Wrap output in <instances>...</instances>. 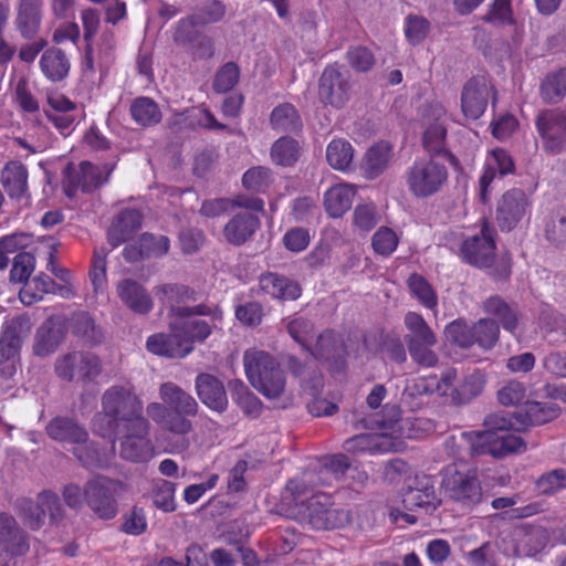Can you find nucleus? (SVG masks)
I'll return each mask as SVG.
<instances>
[{
	"instance_id": "1",
	"label": "nucleus",
	"mask_w": 566,
	"mask_h": 566,
	"mask_svg": "<svg viewBox=\"0 0 566 566\" xmlns=\"http://www.w3.org/2000/svg\"><path fill=\"white\" fill-rule=\"evenodd\" d=\"M222 319V312L203 305L180 308V318L170 324V334L148 337L147 349L158 356L184 358L193 350L195 342H203Z\"/></svg>"
},
{
	"instance_id": "2",
	"label": "nucleus",
	"mask_w": 566,
	"mask_h": 566,
	"mask_svg": "<svg viewBox=\"0 0 566 566\" xmlns=\"http://www.w3.org/2000/svg\"><path fill=\"white\" fill-rule=\"evenodd\" d=\"M281 510L290 517L306 521L313 528L329 530L345 526L350 513L333 507L324 493H313L303 481L291 480L281 496Z\"/></svg>"
},
{
	"instance_id": "3",
	"label": "nucleus",
	"mask_w": 566,
	"mask_h": 566,
	"mask_svg": "<svg viewBox=\"0 0 566 566\" xmlns=\"http://www.w3.org/2000/svg\"><path fill=\"white\" fill-rule=\"evenodd\" d=\"M103 411L95 416L93 430L114 444V433L122 426L129 424L143 417V402L132 386H113L102 398Z\"/></svg>"
},
{
	"instance_id": "4",
	"label": "nucleus",
	"mask_w": 566,
	"mask_h": 566,
	"mask_svg": "<svg viewBox=\"0 0 566 566\" xmlns=\"http://www.w3.org/2000/svg\"><path fill=\"white\" fill-rule=\"evenodd\" d=\"M387 410L394 418L389 424H384L380 432L363 433L346 440L344 449L354 454L398 452L405 448L403 437L410 439L419 437L415 431V427L421 426L422 420H399V410L396 407L388 408Z\"/></svg>"
},
{
	"instance_id": "5",
	"label": "nucleus",
	"mask_w": 566,
	"mask_h": 566,
	"mask_svg": "<svg viewBox=\"0 0 566 566\" xmlns=\"http://www.w3.org/2000/svg\"><path fill=\"white\" fill-rule=\"evenodd\" d=\"M49 437L66 447L78 461L88 468H102L108 464L115 446L98 449L88 441L87 432L74 420L55 418L46 427Z\"/></svg>"
},
{
	"instance_id": "6",
	"label": "nucleus",
	"mask_w": 566,
	"mask_h": 566,
	"mask_svg": "<svg viewBox=\"0 0 566 566\" xmlns=\"http://www.w3.org/2000/svg\"><path fill=\"white\" fill-rule=\"evenodd\" d=\"M488 429L484 431H465L462 439L470 444L475 454H490L493 458H504L513 453L526 451V443L515 433L509 432V420L497 415L486 418Z\"/></svg>"
},
{
	"instance_id": "7",
	"label": "nucleus",
	"mask_w": 566,
	"mask_h": 566,
	"mask_svg": "<svg viewBox=\"0 0 566 566\" xmlns=\"http://www.w3.org/2000/svg\"><path fill=\"white\" fill-rule=\"evenodd\" d=\"M245 375L254 389L269 399L280 397L285 389V376L277 361L263 350H247L243 357Z\"/></svg>"
},
{
	"instance_id": "8",
	"label": "nucleus",
	"mask_w": 566,
	"mask_h": 566,
	"mask_svg": "<svg viewBox=\"0 0 566 566\" xmlns=\"http://www.w3.org/2000/svg\"><path fill=\"white\" fill-rule=\"evenodd\" d=\"M441 488L446 497L463 507H472L482 499L476 470L463 463L446 468Z\"/></svg>"
},
{
	"instance_id": "9",
	"label": "nucleus",
	"mask_w": 566,
	"mask_h": 566,
	"mask_svg": "<svg viewBox=\"0 0 566 566\" xmlns=\"http://www.w3.org/2000/svg\"><path fill=\"white\" fill-rule=\"evenodd\" d=\"M447 180V167L432 157L416 160L406 172L409 191L419 198L437 193Z\"/></svg>"
},
{
	"instance_id": "10",
	"label": "nucleus",
	"mask_w": 566,
	"mask_h": 566,
	"mask_svg": "<svg viewBox=\"0 0 566 566\" xmlns=\"http://www.w3.org/2000/svg\"><path fill=\"white\" fill-rule=\"evenodd\" d=\"M119 437V455L134 463L149 462L156 455V449L149 439V423L145 418H137L129 424L122 426Z\"/></svg>"
},
{
	"instance_id": "11",
	"label": "nucleus",
	"mask_w": 566,
	"mask_h": 566,
	"mask_svg": "<svg viewBox=\"0 0 566 566\" xmlns=\"http://www.w3.org/2000/svg\"><path fill=\"white\" fill-rule=\"evenodd\" d=\"M124 492V483L96 476L85 485V502L96 515L109 520L117 514V497Z\"/></svg>"
},
{
	"instance_id": "12",
	"label": "nucleus",
	"mask_w": 566,
	"mask_h": 566,
	"mask_svg": "<svg viewBox=\"0 0 566 566\" xmlns=\"http://www.w3.org/2000/svg\"><path fill=\"white\" fill-rule=\"evenodd\" d=\"M57 376L65 380H94L102 373L99 358L90 352H71L57 358Z\"/></svg>"
},
{
	"instance_id": "13",
	"label": "nucleus",
	"mask_w": 566,
	"mask_h": 566,
	"mask_svg": "<svg viewBox=\"0 0 566 566\" xmlns=\"http://www.w3.org/2000/svg\"><path fill=\"white\" fill-rule=\"evenodd\" d=\"M532 202L522 189H510L502 195L496 206V222L501 230L514 229L531 214Z\"/></svg>"
},
{
	"instance_id": "14",
	"label": "nucleus",
	"mask_w": 566,
	"mask_h": 566,
	"mask_svg": "<svg viewBox=\"0 0 566 566\" xmlns=\"http://www.w3.org/2000/svg\"><path fill=\"white\" fill-rule=\"evenodd\" d=\"M18 507L24 522L33 530L44 524L46 514L51 522H56L62 515L57 495L49 491L41 492L35 502L21 500Z\"/></svg>"
},
{
	"instance_id": "15",
	"label": "nucleus",
	"mask_w": 566,
	"mask_h": 566,
	"mask_svg": "<svg viewBox=\"0 0 566 566\" xmlns=\"http://www.w3.org/2000/svg\"><path fill=\"white\" fill-rule=\"evenodd\" d=\"M495 91L492 83L484 76L471 78L463 87L461 109L468 119L481 117Z\"/></svg>"
},
{
	"instance_id": "16",
	"label": "nucleus",
	"mask_w": 566,
	"mask_h": 566,
	"mask_svg": "<svg viewBox=\"0 0 566 566\" xmlns=\"http://www.w3.org/2000/svg\"><path fill=\"white\" fill-rule=\"evenodd\" d=\"M113 168L114 165L111 164L96 166L88 161L81 163L78 169L69 166L64 172L67 181V196L72 195V190L81 188L83 191H91L106 182Z\"/></svg>"
},
{
	"instance_id": "17",
	"label": "nucleus",
	"mask_w": 566,
	"mask_h": 566,
	"mask_svg": "<svg viewBox=\"0 0 566 566\" xmlns=\"http://www.w3.org/2000/svg\"><path fill=\"white\" fill-rule=\"evenodd\" d=\"M461 258L475 266L489 268L495 258V243L490 229L483 226L479 233L463 240Z\"/></svg>"
},
{
	"instance_id": "18",
	"label": "nucleus",
	"mask_w": 566,
	"mask_h": 566,
	"mask_svg": "<svg viewBox=\"0 0 566 566\" xmlns=\"http://www.w3.org/2000/svg\"><path fill=\"white\" fill-rule=\"evenodd\" d=\"M48 105L49 108L45 109L48 118L62 135L69 136L75 123L80 120L82 109L60 92L48 94Z\"/></svg>"
},
{
	"instance_id": "19",
	"label": "nucleus",
	"mask_w": 566,
	"mask_h": 566,
	"mask_svg": "<svg viewBox=\"0 0 566 566\" xmlns=\"http://www.w3.org/2000/svg\"><path fill=\"white\" fill-rule=\"evenodd\" d=\"M536 127L547 150L562 151L566 142V109L541 113L536 119Z\"/></svg>"
},
{
	"instance_id": "20",
	"label": "nucleus",
	"mask_w": 566,
	"mask_h": 566,
	"mask_svg": "<svg viewBox=\"0 0 566 566\" xmlns=\"http://www.w3.org/2000/svg\"><path fill=\"white\" fill-rule=\"evenodd\" d=\"M426 129L422 137L423 147L430 154L447 155L446 140V111L441 105H431L423 115Z\"/></svg>"
},
{
	"instance_id": "21",
	"label": "nucleus",
	"mask_w": 566,
	"mask_h": 566,
	"mask_svg": "<svg viewBox=\"0 0 566 566\" xmlns=\"http://www.w3.org/2000/svg\"><path fill=\"white\" fill-rule=\"evenodd\" d=\"M515 165L512 156L502 148L490 150L485 157L484 169L479 181V195L483 202L489 199V187L496 176H505L514 171Z\"/></svg>"
},
{
	"instance_id": "22",
	"label": "nucleus",
	"mask_w": 566,
	"mask_h": 566,
	"mask_svg": "<svg viewBox=\"0 0 566 566\" xmlns=\"http://www.w3.org/2000/svg\"><path fill=\"white\" fill-rule=\"evenodd\" d=\"M318 97L322 103L336 108L343 107L349 99V84L343 78L336 66H327L318 85Z\"/></svg>"
},
{
	"instance_id": "23",
	"label": "nucleus",
	"mask_w": 566,
	"mask_h": 566,
	"mask_svg": "<svg viewBox=\"0 0 566 566\" xmlns=\"http://www.w3.org/2000/svg\"><path fill=\"white\" fill-rule=\"evenodd\" d=\"M408 510L420 509L429 513L437 509L439 500L434 493V485L429 476L417 478V485L409 486L402 499Z\"/></svg>"
},
{
	"instance_id": "24",
	"label": "nucleus",
	"mask_w": 566,
	"mask_h": 566,
	"mask_svg": "<svg viewBox=\"0 0 566 566\" xmlns=\"http://www.w3.org/2000/svg\"><path fill=\"white\" fill-rule=\"evenodd\" d=\"M197 395L208 408L222 412L228 406L223 384L210 374H200L196 379Z\"/></svg>"
},
{
	"instance_id": "25",
	"label": "nucleus",
	"mask_w": 566,
	"mask_h": 566,
	"mask_svg": "<svg viewBox=\"0 0 566 566\" xmlns=\"http://www.w3.org/2000/svg\"><path fill=\"white\" fill-rule=\"evenodd\" d=\"M357 188L354 185L340 182L331 186L324 193V208L331 218L343 217L353 205Z\"/></svg>"
},
{
	"instance_id": "26",
	"label": "nucleus",
	"mask_w": 566,
	"mask_h": 566,
	"mask_svg": "<svg viewBox=\"0 0 566 566\" xmlns=\"http://www.w3.org/2000/svg\"><path fill=\"white\" fill-rule=\"evenodd\" d=\"M0 548L11 556L22 555L29 548L27 538L15 520L6 513L0 514Z\"/></svg>"
},
{
	"instance_id": "27",
	"label": "nucleus",
	"mask_w": 566,
	"mask_h": 566,
	"mask_svg": "<svg viewBox=\"0 0 566 566\" xmlns=\"http://www.w3.org/2000/svg\"><path fill=\"white\" fill-rule=\"evenodd\" d=\"M64 325L59 317L46 319L35 336L33 347L35 355L48 356L55 352L64 338Z\"/></svg>"
},
{
	"instance_id": "28",
	"label": "nucleus",
	"mask_w": 566,
	"mask_h": 566,
	"mask_svg": "<svg viewBox=\"0 0 566 566\" xmlns=\"http://www.w3.org/2000/svg\"><path fill=\"white\" fill-rule=\"evenodd\" d=\"M392 157V148L388 143L380 142L371 146L360 163L363 176L373 180L379 177L388 167Z\"/></svg>"
},
{
	"instance_id": "29",
	"label": "nucleus",
	"mask_w": 566,
	"mask_h": 566,
	"mask_svg": "<svg viewBox=\"0 0 566 566\" xmlns=\"http://www.w3.org/2000/svg\"><path fill=\"white\" fill-rule=\"evenodd\" d=\"M559 408L553 402L527 401L515 412L516 422L523 427L539 426L556 419Z\"/></svg>"
},
{
	"instance_id": "30",
	"label": "nucleus",
	"mask_w": 566,
	"mask_h": 566,
	"mask_svg": "<svg viewBox=\"0 0 566 566\" xmlns=\"http://www.w3.org/2000/svg\"><path fill=\"white\" fill-rule=\"evenodd\" d=\"M263 293L277 300H296L301 296V286L297 282L274 273L261 275L259 281Z\"/></svg>"
},
{
	"instance_id": "31",
	"label": "nucleus",
	"mask_w": 566,
	"mask_h": 566,
	"mask_svg": "<svg viewBox=\"0 0 566 566\" xmlns=\"http://www.w3.org/2000/svg\"><path fill=\"white\" fill-rule=\"evenodd\" d=\"M142 214L135 209L123 210L113 221L108 230V242L118 247L142 227Z\"/></svg>"
},
{
	"instance_id": "32",
	"label": "nucleus",
	"mask_w": 566,
	"mask_h": 566,
	"mask_svg": "<svg viewBox=\"0 0 566 566\" xmlns=\"http://www.w3.org/2000/svg\"><path fill=\"white\" fill-rule=\"evenodd\" d=\"M260 226L259 218L252 211L237 213L224 227V237L232 244H242Z\"/></svg>"
},
{
	"instance_id": "33",
	"label": "nucleus",
	"mask_w": 566,
	"mask_h": 566,
	"mask_svg": "<svg viewBox=\"0 0 566 566\" xmlns=\"http://www.w3.org/2000/svg\"><path fill=\"white\" fill-rule=\"evenodd\" d=\"M122 302L132 311L140 314L148 313L153 302L146 290L135 281L124 280L117 286Z\"/></svg>"
},
{
	"instance_id": "34",
	"label": "nucleus",
	"mask_w": 566,
	"mask_h": 566,
	"mask_svg": "<svg viewBox=\"0 0 566 566\" xmlns=\"http://www.w3.org/2000/svg\"><path fill=\"white\" fill-rule=\"evenodd\" d=\"M159 396L166 405L178 413L193 416L198 410L196 399L172 382L163 384L159 389Z\"/></svg>"
},
{
	"instance_id": "35",
	"label": "nucleus",
	"mask_w": 566,
	"mask_h": 566,
	"mask_svg": "<svg viewBox=\"0 0 566 566\" xmlns=\"http://www.w3.org/2000/svg\"><path fill=\"white\" fill-rule=\"evenodd\" d=\"M2 184L10 197L23 198L28 191L27 168L19 161L7 164L2 171Z\"/></svg>"
},
{
	"instance_id": "36",
	"label": "nucleus",
	"mask_w": 566,
	"mask_h": 566,
	"mask_svg": "<svg viewBox=\"0 0 566 566\" xmlns=\"http://www.w3.org/2000/svg\"><path fill=\"white\" fill-rule=\"evenodd\" d=\"M31 323L28 316L18 315L7 319L2 327L0 345L20 350L22 340L29 335Z\"/></svg>"
},
{
	"instance_id": "37",
	"label": "nucleus",
	"mask_w": 566,
	"mask_h": 566,
	"mask_svg": "<svg viewBox=\"0 0 566 566\" xmlns=\"http://www.w3.org/2000/svg\"><path fill=\"white\" fill-rule=\"evenodd\" d=\"M43 74L51 81L64 78L70 71V62L61 50H46L40 60Z\"/></svg>"
},
{
	"instance_id": "38",
	"label": "nucleus",
	"mask_w": 566,
	"mask_h": 566,
	"mask_svg": "<svg viewBox=\"0 0 566 566\" xmlns=\"http://www.w3.org/2000/svg\"><path fill=\"white\" fill-rule=\"evenodd\" d=\"M326 159L332 168L348 171L354 160L353 146L345 139H333L327 145Z\"/></svg>"
},
{
	"instance_id": "39",
	"label": "nucleus",
	"mask_w": 566,
	"mask_h": 566,
	"mask_svg": "<svg viewBox=\"0 0 566 566\" xmlns=\"http://www.w3.org/2000/svg\"><path fill=\"white\" fill-rule=\"evenodd\" d=\"M17 24L23 36L31 38L40 24L39 0H21L18 7Z\"/></svg>"
},
{
	"instance_id": "40",
	"label": "nucleus",
	"mask_w": 566,
	"mask_h": 566,
	"mask_svg": "<svg viewBox=\"0 0 566 566\" xmlns=\"http://www.w3.org/2000/svg\"><path fill=\"white\" fill-rule=\"evenodd\" d=\"M54 287V281L45 275L39 274L24 283L19 296L24 305H32L43 298Z\"/></svg>"
},
{
	"instance_id": "41",
	"label": "nucleus",
	"mask_w": 566,
	"mask_h": 566,
	"mask_svg": "<svg viewBox=\"0 0 566 566\" xmlns=\"http://www.w3.org/2000/svg\"><path fill=\"white\" fill-rule=\"evenodd\" d=\"M405 325L409 331L407 343H424L436 345L437 338L423 317L416 312H408L405 316Z\"/></svg>"
},
{
	"instance_id": "42",
	"label": "nucleus",
	"mask_w": 566,
	"mask_h": 566,
	"mask_svg": "<svg viewBox=\"0 0 566 566\" xmlns=\"http://www.w3.org/2000/svg\"><path fill=\"white\" fill-rule=\"evenodd\" d=\"M133 118L143 126H150L159 123L161 113L158 105L148 97L135 99L130 106Z\"/></svg>"
},
{
	"instance_id": "43",
	"label": "nucleus",
	"mask_w": 566,
	"mask_h": 566,
	"mask_svg": "<svg viewBox=\"0 0 566 566\" xmlns=\"http://www.w3.org/2000/svg\"><path fill=\"white\" fill-rule=\"evenodd\" d=\"M300 157V146L296 140L290 137L277 139L271 148L273 163L280 166H292Z\"/></svg>"
},
{
	"instance_id": "44",
	"label": "nucleus",
	"mask_w": 566,
	"mask_h": 566,
	"mask_svg": "<svg viewBox=\"0 0 566 566\" xmlns=\"http://www.w3.org/2000/svg\"><path fill=\"white\" fill-rule=\"evenodd\" d=\"M484 311L495 316L505 331L515 333L517 328V316L500 297L492 296L484 303Z\"/></svg>"
},
{
	"instance_id": "45",
	"label": "nucleus",
	"mask_w": 566,
	"mask_h": 566,
	"mask_svg": "<svg viewBox=\"0 0 566 566\" xmlns=\"http://www.w3.org/2000/svg\"><path fill=\"white\" fill-rule=\"evenodd\" d=\"M271 125L276 130L291 132L300 128L301 120L295 107L286 103L272 111Z\"/></svg>"
},
{
	"instance_id": "46",
	"label": "nucleus",
	"mask_w": 566,
	"mask_h": 566,
	"mask_svg": "<svg viewBox=\"0 0 566 566\" xmlns=\"http://www.w3.org/2000/svg\"><path fill=\"white\" fill-rule=\"evenodd\" d=\"M308 352L317 358L331 359L338 357L344 350L343 344L336 335L326 331L317 337L314 347L311 345Z\"/></svg>"
},
{
	"instance_id": "47",
	"label": "nucleus",
	"mask_w": 566,
	"mask_h": 566,
	"mask_svg": "<svg viewBox=\"0 0 566 566\" xmlns=\"http://www.w3.org/2000/svg\"><path fill=\"white\" fill-rule=\"evenodd\" d=\"M542 96L549 103H556L566 94V69L546 76L541 87Z\"/></svg>"
},
{
	"instance_id": "48",
	"label": "nucleus",
	"mask_w": 566,
	"mask_h": 566,
	"mask_svg": "<svg viewBox=\"0 0 566 566\" xmlns=\"http://www.w3.org/2000/svg\"><path fill=\"white\" fill-rule=\"evenodd\" d=\"M475 344L483 349H491L499 339L500 329L495 322L482 318L472 325Z\"/></svg>"
},
{
	"instance_id": "49",
	"label": "nucleus",
	"mask_w": 566,
	"mask_h": 566,
	"mask_svg": "<svg viewBox=\"0 0 566 566\" xmlns=\"http://www.w3.org/2000/svg\"><path fill=\"white\" fill-rule=\"evenodd\" d=\"M444 335L448 342L461 348H470L475 344L472 326L457 319L446 326Z\"/></svg>"
},
{
	"instance_id": "50",
	"label": "nucleus",
	"mask_w": 566,
	"mask_h": 566,
	"mask_svg": "<svg viewBox=\"0 0 566 566\" xmlns=\"http://www.w3.org/2000/svg\"><path fill=\"white\" fill-rule=\"evenodd\" d=\"M412 295L427 308L437 307L438 298L431 285L420 275L413 274L408 280Z\"/></svg>"
},
{
	"instance_id": "51",
	"label": "nucleus",
	"mask_w": 566,
	"mask_h": 566,
	"mask_svg": "<svg viewBox=\"0 0 566 566\" xmlns=\"http://www.w3.org/2000/svg\"><path fill=\"white\" fill-rule=\"evenodd\" d=\"M398 243V234L388 227H380L371 239L374 251L382 256L391 255L396 251Z\"/></svg>"
},
{
	"instance_id": "52",
	"label": "nucleus",
	"mask_w": 566,
	"mask_h": 566,
	"mask_svg": "<svg viewBox=\"0 0 566 566\" xmlns=\"http://www.w3.org/2000/svg\"><path fill=\"white\" fill-rule=\"evenodd\" d=\"M484 385L485 378L481 371L475 370L468 375L463 380L459 381V392L455 395L457 403H463L480 395Z\"/></svg>"
},
{
	"instance_id": "53",
	"label": "nucleus",
	"mask_w": 566,
	"mask_h": 566,
	"mask_svg": "<svg viewBox=\"0 0 566 566\" xmlns=\"http://www.w3.org/2000/svg\"><path fill=\"white\" fill-rule=\"evenodd\" d=\"M536 489L546 495L566 489V469L559 468L542 474L536 481Z\"/></svg>"
},
{
	"instance_id": "54",
	"label": "nucleus",
	"mask_w": 566,
	"mask_h": 566,
	"mask_svg": "<svg viewBox=\"0 0 566 566\" xmlns=\"http://www.w3.org/2000/svg\"><path fill=\"white\" fill-rule=\"evenodd\" d=\"M287 331L291 337L304 349H311L313 342V324L304 317H294L287 323Z\"/></svg>"
},
{
	"instance_id": "55",
	"label": "nucleus",
	"mask_w": 566,
	"mask_h": 566,
	"mask_svg": "<svg viewBox=\"0 0 566 566\" xmlns=\"http://www.w3.org/2000/svg\"><path fill=\"white\" fill-rule=\"evenodd\" d=\"M35 259L31 253H18L10 270V281L14 283H22L29 281L30 275L34 271Z\"/></svg>"
},
{
	"instance_id": "56",
	"label": "nucleus",
	"mask_w": 566,
	"mask_h": 566,
	"mask_svg": "<svg viewBox=\"0 0 566 566\" xmlns=\"http://www.w3.org/2000/svg\"><path fill=\"white\" fill-rule=\"evenodd\" d=\"M175 484L166 480H157L154 484V504L165 511L172 512L175 505Z\"/></svg>"
},
{
	"instance_id": "57",
	"label": "nucleus",
	"mask_w": 566,
	"mask_h": 566,
	"mask_svg": "<svg viewBox=\"0 0 566 566\" xmlns=\"http://www.w3.org/2000/svg\"><path fill=\"white\" fill-rule=\"evenodd\" d=\"M483 20L495 25L513 24L511 0H494L483 17Z\"/></svg>"
},
{
	"instance_id": "58",
	"label": "nucleus",
	"mask_w": 566,
	"mask_h": 566,
	"mask_svg": "<svg viewBox=\"0 0 566 566\" xmlns=\"http://www.w3.org/2000/svg\"><path fill=\"white\" fill-rule=\"evenodd\" d=\"M378 214L375 205L360 203L353 213V223L360 230L368 232L378 223Z\"/></svg>"
},
{
	"instance_id": "59",
	"label": "nucleus",
	"mask_w": 566,
	"mask_h": 566,
	"mask_svg": "<svg viewBox=\"0 0 566 566\" xmlns=\"http://www.w3.org/2000/svg\"><path fill=\"white\" fill-rule=\"evenodd\" d=\"M271 182V174L268 168L253 167L242 177L244 188L255 192L264 191Z\"/></svg>"
},
{
	"instance_id": "60",
	"label": "nucleus",
	"mask_w": 566,
	"mask_h": 566,
	"mask_svg": "<svg viewBox=\"0 0 566 566\" xmlns=\"http://www.w3.org/2000/svg\"><path fill=\"white\" fill-rule=\"evenodd\" d=\"M157 293L161 294V302L171 307H174L175 303L189 301L193 296L191 290L180 284H164L158 287Z\"/></svg>"
},
{
	"instance_id": "61",
	"label": "nucleus",
	"mask_w": 566,
	"mask_h": 566,
	"mask_svg": "<svg viewBox=\"0 0 566 566\" xmlns=\"http://www.w3.org/2000/svg\"><path fill=\"white\" fill-rule=\"evenodd\" d=\"M138 242L144 248L145 255L150 256H163L169 251V239L165 235L155 237L149 233H144Z\"/></svg>"
},
{
	"instance_id": "62",
	"label": "nucleus",
	"mask_w": 566,
	"mask_h": 566,
	"mask_svg": "<svg viewBox=\"0 0 566 566\" xmlns=\"http://www.w3.org/2000/svg\"><path fill=\"white\" fill-rule=\"evenodd\" d=\"M526 396V388L523 382L511 380L497 391V399L503 406H515Z\"/></svg>"
},
{
	"instance_id": "63",
	"label": "nucleus",
	"mask_w": 566,
	"mask_h": 566,
	"mask_svg": "<svg viewBox=\"0 0 566 566\" xmlns=\"http://www.w3.org/2000/svg\"><path fill=\"white\" fill-rule=\"evenodd\" d=\"M429 22L419 15H408L405 23V34L411 44L420 43L428 34Z\"/></svg>"
},
{
	"instance_id": "64",
	"label": "nucleus",
	"mask_w": 566,
	"mask_h": 566,
	"mask_svg": "<svg viewBox=\"0 0 566 566\" xmlns=\"http://www.w3.org/2000/svg\"><path fill=\"white\" fill-rule=\"evenodd\" d=\"M186 562V565H184L182 563L167 557L164 558L158 566H208L207 555L198 545H191L187 548Z\"/></svg>"
}]
</instances>
